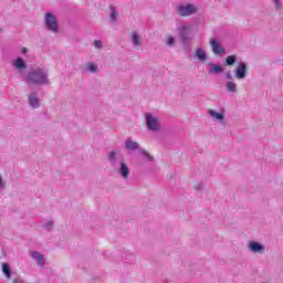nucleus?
Segmentation results:
<instances>
[{"instance_id": "nucleus-1", "label": "nucleus", "mask_w": 283, "mask_h": 283, "mask_svg": "<svg viewBox=\"0 0 283 283\" xmlns=\"http://www.w3.org/2000/svg\"><path fill=\"white\" fill-rule=\"evenodd\" d=\"M22 81L28 85H50V72L46 67H32Z\"/></svg>"}, {"instance_id": "nucleus-2", "label": "nucleus", "mask_w": 283, "mask_h": 283, "mask_svg": "<svg viewBox=\"0 0 283 283\" xmlns=\"http://www.w3.org/2000/svg\"><path fill=\"white\" fill-rule=\"evenodd\" d=\"M175 12L178 17H193V14H198V6L189 2H180L175 7Z\"/></svg>"}, {"instance_id": "nucleus-3", "label": "nucleus", "mask_w": 283, "mask_h": 283, "mask_svg": "<svg viewBox=\"0 0 283 283\" xmlns=\"http://www.w3.org/2000/svg\"><path fill=\"white\" fill-rule=\"evenodd\" d=\"M44 24L49 32H53L57 34L59 32V21L56 20V15L52 14V12L45 13Z\"/></svg>"}, {"instance_id": "nucleus-4", "label": "nucleus", "mask_w": 283, "mask_h": 283, "mask_svg": "<svg viewBox=\"0 0 283 283\" xmlns=\"http://www.w3.org/2000/svg\"><path fill=\"white\" fill-rule=\"evenodd\" d=\"M146 127L149 132H160V120L151 113L145 114Z\"/></svg>"}, {"instance_id": "nucleus-5", "label": "nucleus", "mask_w": 283, "mask_h": 283, "mask_svg": "<svg viewBox=\"0 0 283 283\" xmlns=\"http://www.w3.org/2000/svg\"><path fill=\"white\" fill-rule=\"evenodd\" d=\"M107 159H108L109 165L113 166L114 168L118 167V165H120V163H125V156L118 149L111 150L108 153Z\"/></svg>"}, {"instance_id": "nucleus-6", "label": "nucleus", "mask_w": 283, "mask_h": 283, "mask_svg": "<svg viewBox=\"0 0 283 283\" xmlns=\"http://www.w3.org/2000/svg\"><path fill=\"white\" fill-rule=\"evenodd\" d=\"M117 176H120L125 182H129V176H132V169L127 163L122 161L117 167H115Z\"/></svg>"}, {"instance_id": "nucleus-7", "label": "nucleus", "mask_w": 283, "mask_h": 283, "mask_svg": "<svg viewBox=\"0 0 283 283\" xmlns=\"http://www.w3.org/2000/svg\"><path fill=\"white\" fill-rule=\"evenodd\" d=\"M179 36L185 45H189L191 41V27L181 25L178 28Z\"/></svg>"}, {"instance_id": "nucleus-8", "label": "nucleus", "mask_w": 283, "mask_h": 283, "mask_svg": "<svg viewBox=\"0 0 283 283\" xmlns=\"http://www.w3.org/2000/svg\"><path fill=\"white\" fill-rule=\"evenodd\" d=\"M11 65L19 72V74H23L25 70H28V62L21 56L15 57L12 62Z\"/></svg>"}, {"instance_id": "nucleus-9", "label": "nucleus", "mask_w": 283, "mask_h": 283, "mask_svg": "<svg viewBox=\"0 0 283 283\" xmlns=\"http://www.w3.org/2000/svg\"><path fill=\"white\" fill-rule=\"evenodd\" d=\"M248 70H249V67L247 66V63L240 62L238 64L237 69L234 70L235 78H238L239 81H242V80L247 78V71Z\"/></svg>"}, {"instance_id": "nucleus-10", "label": "nucleus", "mask_w": 283, "mask_h": 283, "mask_svg": "<svg viewBox=\"0 0 283 283\" xmlns=\"http://www.w3.org/2000/svg\"><path fill=\"white\" fill-rule=\"evenodd\" d=\"M248 249L251 251V253H258L259 255H262L264 251H266V248L264 244L258 242V241H250L248 243Z\"/></svg>"}, {"instance_id": "nucleus-11", "label": "nucleus", "mask_w": 283, "mask_h": 283, "mask_svg": "<svg viewBox=\"0 0 283 283\" xmlns=\"http://www.w3.org/2000/svg\"><path fill=\"white\" fill-rule=\"evenodd\" d=\"M129 41L133 45V48L138 49L140 45H143V38L140 36V33L138 31H133L129 34Z\"/></svg>"}, {"instance_id": "nucleus-12", "label": "nucleus", "mask_w": 283, "mask_h": 283, "mask_svg": "<svg viewBox=\"0 0 283 283\" xmlns=\"http://www.w3.org/2000/svg\"><path fill=\"white\" fill-rule=\"evenodd\" d=\"M28 102L32 109H39V107H41V99L39 98L36 92L29 94Z\"/></svg>"}, {"instance_id": "nucleus-13", "label": "nucleus", "mask_w": 283, "mask_h": 283, "mask_svg": "<svg viewBox=\"0 0 283 283\" xmlns=\"http://www.w3.org/2000/svg\"><path fill=\"white\" fill-rule=\"evenodd\" d=\"M29 254L32 258V260L36 261V264L38 266H40V269H43L45 266V256L41 254L39 251H30Z\"/></svg>"}, {"instance_id": "nucleus-14", "label": "nucleus", "mask_w": 283, "mask_h": 283, "mask_svg": "<svg viewBox=\"0 0 283 283\" xmlns=\"http://www.w3.org/2000/svg\"><path fill=\"white\" fill-rule=\"evenodd\" d=\"M210 45L212 48L213 54H226L227 53V51L224 50L222 44H220V42L216 39H212L210 41Z\"/></svg>"}, {"instance_id": "nucleus-15", "label": "nucleus", "mask_w": 283, "mask_h": 283, "mask_svg": "<svg viewBox=\"0 0 283 283\" xmlns=\"http://www.w3.org/2000/svg\"><path fill=\"white\" fill-rule=\"evenodd\" d=\"M195 59H197L199 63H207V59H209V55H207V52L203 51L202 48H198L196 50Z\"/></svg>"}, {"instance_id": "nucleus-16", "label": "nucleus", "mask_w": 283, "mask_h": 283, "mask_svg": "<svg viewBox=\"0 0 283 283\" xmlns=\"http://www.w3.org/2000/svg\"><path fill=\"white\" fill-rule=\"evenodd\" d=\"M208 67L209 74H222V72H224V67H222V65L213 64V62H209Z\"/></svg>"}, {"instance_id": "nucleus-17", "label": "nucleus", "mask_w": 283, "mask_h": 283, "mask_svg": "<svg viewBox=\"0 0 283 283\" xmlns=\"http://www.w3.org/2000/svg\"><path fill=\"white\" fill-rule=\"evenodd\" d=\"M109 22L113 24L118 23V9L116 7H114V4L109 6Z\"/></svg>"}, {"instance_id": "nucleus-18", "label": "nucleus", "mask_w": 283, "mask_h": 283, "mask_svg": "<svg viewBox=\"0 0 283 283\" xmlns=\"http://www.w3.org/2000/svg\"><path fill=\"white\" fill-rule=\"evenodd\" d=\"M208 114L210 117H212V120H219V123H222L224 120V111L218 113L213 109H209Z\"/></svg>"}, {"instance_id": "nucleus-19", "label": "nucleus", "mask_w": 283, "mask_h": 283, "mask_svg": "<svg viewBox=\"0 0 283 283\" xmlns=\"http://www.w3.org/2000/svg\"><path fill=\"white\" fill-rule=\"evenodd\" d=\"M125 149H128L129 151H134V149H138L140 151L138 143L132 140V138H128L125 140Z\"/></svg>"}, {"instance_id": "nucleus-20", "label": "nucleus", "mask_w": 283, "mask_h": 283, "mask_svg": "<svg viewBox=\"0 0 283 283\" xmlns=\"http://www.w3.org/2000/svg\"><path fill=\"white\" fill-rule=\"evenodd\" d=\"M85 72H90V74H96L98 72V65L94 62H87L84 65Z\"/></svg>"}, {"instance_id": "nucleus-21", "label": "nucleus", "mask_w": 283, "mask_h": 283, "mask_svg": "<svg viewBox=\"0 0 283 283\" xmlns=\"http://www.w3.org/2000/svg\"><path fill=\"white\" fill-rule=\"evenodd\" d=\"M226 90L230 92V94H235V92H238V84H235V82H227Z\"/></svg>"}, {"instance_id": "nucleus-22", "label": "nucleus", "mask_w": 283, "mask_h": 283, "mask_svg": "<svg viewBox=\"0 0 283 283\" xmlns=\"http://www.w3.org/2000/svg\"><path fill=\"white\" fill-rule=\"evenodd\" d=\"M139 154H142V156H144L145 160H148V163H154V157L144 148H139Z\"/></svg>"}, {"instance_id": "nucleus-23", "label": "nucleus", "mask_w": 283, "mask_h": 283, "mask_svg": "<svg viewBox=\"0 0 283 283\" xmlns=\"http://www.w3.org/2000/svg\"><path fill=\"white\" fill-rule=\"evenodd\" d=\"M2 273L6 275V277H11L12 269L8 265V263L2 264Z\"/></svg>"}, {"instance_id": "nucleus-24", "label": "nucleus", "mask_w": 283, "mask_h": 283, "mask_svg": "<svg viewBox=\"0 0 283 283\" xmlns=\"http://www.w3.org/2000/svg\"><path fill=\"white\" fill-rule=\"evenodd\" d=\"M42 228L45 229L46 231H50L51 229L54 228V221L53 220L43 221Z\"/></svg>"}, {"instance_id": "nucleus-25", "label": "nucleus", "mask_w": 283, "mask_h": 283, "mask_svg": "<svg viewBox=\"0 0 283 283\" xmlns=\"http://www.w3.org/2000/svg\"><path fill=\"white\" fill-rule=\"evenodd\" d=\"M238 61V56L229 55L226 57V65H233Z\"/></svg>"}, {"instance_id": "nucleus-26", "label": "nucleus", "mask_w": 283, "mask_h": 283, "mask_svg": "<svg viewBox=\"0 0 283 283\" xmlns=\"http://www.w3.org/2000/svg\"><path fill=\"white\" fill-rule=\"evenodd\" d=\"M274 9L280 11L283 10L282 0H271Z\"/></svg>"}, {"instance_id": "nucleus-27", "label": "nucleus", "mask_w": 283, "mask_h": 283, "mask_svg": "<svg viewBox=\"0 0 283 283\" xmlns=\"http://www.w3.org/2000/svg\"><path fill=\"white\" fill-rule=\"evenodd\" d=\"M93 45L96 50H103V41L101 40H94Z\"/></svg>"}, {"instance_id": "nucleus-28", "label": "nucleus", "mask_w": 283, "mask_h": 283, "mask_svg": "<svg viewBox=\"0 0 283 283\" xmlns=\"http://www.w3.org/2000/svg\"><path fill=\"white\" fill-rule=\"evenodd\" d=\"M1 191H6V179H3V175L0 174V193Z\"/></svg>"}, {"instance_id": "nucleus-29", "label": "nucleus", "mask_w": 283, "mask_h": 283, "mask_svg": "<svg viewBox=\"0 0 283 283\" xmlns=\"http://www.w3.org/2000/svg\"><path fill=\"white\" fill-rule=\"evenodd\" d=\"M175 43H176V39L174 36H169L167 39L166 45H168V48H174Z\"/></svg>"}, {"instance_id": "nucleus-30", "label": "nucleus", "mask_w": 283, "mask_h": 283, "mask_svg": "<svg viewBox=\"0 0 283 283\" xmlns=\"http://www.w3.org/2000/svg\"><path fill=\"white\" fill-rule=\"evenodd\" d=\"M226 78H228V81H233V75L231 74V72H228L226 74Z\"/></svg>"}, {"instance_id": "nucleus-31", "label": "nucleus", "mask_w": 283, "mask_h": 283, "mask_svg": "<svg viewBox=\"0 0 283 283\" xmlns=\"http://www.w3.org/2000/svg\"><path fill=\"white\" fill-rule=\"evenodd\" d=\"M202 187H205L202 184H199L197 186H195L196 191H200V189H202Z\"/></svg>"}, {"instance_id": "nucleus-32", "label": "nucleus", "mask_w": 283, "mask_h": 283, "mask_svg": "<svg viewBox=\"0 0 283 283\" xmlns=\"http://www.w3.org/2000/svg\"><path fill=\"white\" fill-rule=\"evenodd\" d=\"M21 53H22V54H28V48L23 46V48L21 49Z\"/></svg>"}]
</instances>
